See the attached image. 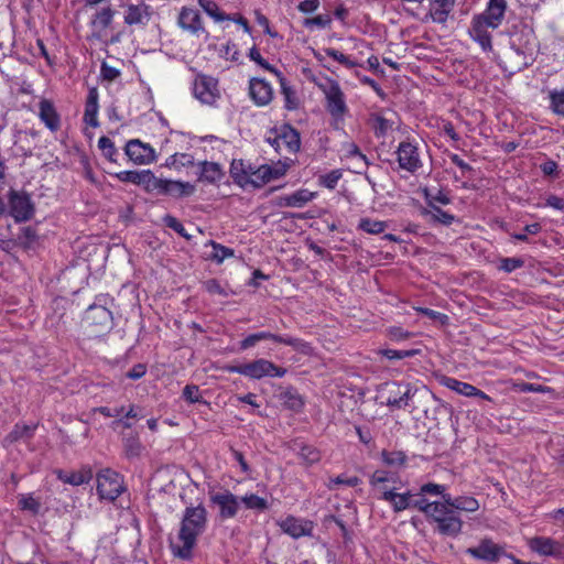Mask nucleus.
Returning <instances> with one entry per match:
<instances>
[{"instance_id":"1","label":"nucleus","mask_w":564,"mask_h":564,"mask_svg":"<svg viewBox=\"0 0 564 564\" xmlns=\"http://www.w3.org/2000/svg\"><path fill=\"white\" fill-rule=\"evenodd\" d=\"M206 528V508L203 505L186 507L183 512L176 540L170 542L172 554L184 561L192 560L197 539L205 532Z\"/></svg>"},{"instance_id":"2","label":"nucleus","mask_w":564,"mask_h":564,"mask_svg":"<svg viewBox=\"0 0 564 564\" xmlns=\"http://www.w3.org/2000/svg\"><path fill=\"white\" fill-rule=\"evenodd\" d=\"M226 369L228 372L239 373L254 380H260L264 377L282 378L286 373L285 368L279 367L264 358L240 365H230Z\"/></svg>"},{"instance_id":"3","label":"nucleus","mask_w":564,"mask_h":564,"mask_svg":"<svg viewBox=\"0 0 564 564\" xmlns=\"http://www.w3.org/2000/svg\"><path fill=\"white\" fill-rule=\"evenodd\" d=\"M427 521L435 525L434 530L441 535L455 538L462 532L463 520L445 501L440 502Z\"/></svg>"},{"instance_id":"4","label":"nucleus","mask_w":564,"mask_h":564,"mask_svg":"<svg viewBox=\"0 0 564 564\" xmlns=\"http://www.w3.org/2000/svg\"><path fill=\"white\" fill-rule=\"evenodd\" d=\"M96 481L97 494L102 500L112 502L126 491L123 476L111 468L100 469L96 475Z\"/></svg>"},{"instance_id":"5","label":"nucleus","mask_w":564,"mask_h":564,"mask_svg":"<svg viewBox=\"0 0 564 564\" xmlns=\"http://www.w3.org/2000/svg\"><path fill=\"white\" fill-rule=\"evenodd\" d=\"M34 212V204L28 193L13 189L10 191L9 213L17 223L30 220L33 217Z\"/></svg>"},{"instance_id":"6","label":"nucleus","mask_w":564,"mask_h":564,"mask_svg":"<svg viewBox=\"0 0 564 564\" xmlns=\"http://www.w3.org/2000/svg\"><path fill=\"white\" fill-rule=\"evenodd\" d=\"M193 94L204 105H216L220 98L217 79L207 75H197L193 84Z\"/></svg>"},{"instance_id":"7","label":"nucleus","mask_w":564,"mask_h":564,"mask_svg":"<svg viewBox=\"0 0 564 564\" xmlns=\"http://www.w3.org/2000/svg\"><path fill=\"white\" fill-rule=\"evenodd\" d=\"M397 161L401 170L414 174L422 167V160L416 144L402 141L395 150Z\"/></svg>"},{"instance_id":"8","label":"nucleus","mask_w":564,"mask_h":564,"mask_svg":"<svg viewBox=\"0 0 564 564\" xmlns=\"http://www.w3.org/2000/svg\"><path fill=\"white\" fill-rule=\"evenodd\" d=\"M466 553L476 560H480L487 563H496L500 560V557H507L508 555L502 546L495 543L490 539H482L477 546L468 547Z\"/></svg>"},{"instance_id":"9","label":"nucleus","mask_w":564,"mask_h":564,"mask_svg":"<svg viewBox=\"0 0 564 564\" xmlns=\"http://www.w3.org/2000/svg\"><path fill=\"white\" fill-rule=\"evenodd\" d=\"M326 97V109L336 120H343L348 108L345 101V95L336 82H332L324 90Z\"/></svg>"},{"instance_id":"10","label":"nucleus","mask_w":564,"mask_h":564,"mask_svg":"<svg viewBox=\"0 0 564 564\" xmlns=\"http://www.w3.org/2000/svg\"><path fill=\"white\" fill-rule=\"evenodd\" d=\"M177 24L183 31L192 35L199 36L205 34L206 37L208 36L199 12L193 8L183 7L181 9L177 17Z\"/></svg>"},{"instance_id":"11","label":"nucleus","mask_w":564,"mask_h":564,"mask_svg":"<svg viewBox=\"0 0 564 564\" xmlns=\"http://www.w3.org/2000/svg\"><path fill=\"white\" fill-rule=\"evenodd\" d=\"M288 165L285 164H276L275 166H270L268 164H262L257 167L254 173H251L249 180V187L261 188L269 182L273 180H278L283 176L286 172Z\"/></svg>"},{"instance_id":"12","label":"nucleus","mask_w":564,"mask_h":564,"mask_svg":"<svg viewBox=\"0 0 564 564\" xmlns=\"http://www.w3.org/2000/svg\"><path fill=\"white\" fill-rule=\"evenodd\" d=\"M507 10L506 0H489L486 10L474 18V20L481 22L491 29H497L503 18Z\"/></svg>"},{"instance_id":"13","label":"nucleus","mask_w":564,"mask_h":564,"mask_svg":"<svg viewBox=\"0 0 564 564\" xmlns=\"http://www.w3.org/2000/svg\"><path fill=\"white\" fill-rule=\"evenodd\" d=\"M127 156L135 164H149L155 160L153 148L138 139H132L124 147Z\"/></svg>"},{"instance_id":"14","label":"nucleus","mask_w":564,"mask_h":564,"mask_svg":"<svg viewBox=\"0 0 564 564\" xmlns=\"http://www.w3.org/2000/svg\"><path fill=\"white\" fill-rule=\"evenodd\" d=\"M301 147V138L300 133L296 129L292 128L289 124H284L278 131V140L275 141V151L282 153L285 151L288 153L294 154L300 150Z\"/></svg>"},{"instance_id":"15","label":"nucleus","mask_w":564,"mask_h":564,"mask_svg":"<svg viewBox=\"0 0 564 564\" xmlns=\"http://www.w3.org/2000/svg\"><path fill=\"white\" fill-rule=\"evenodd\" d=\"M153 11L144 2L138 4H128L123 13V22L129 25L144 28L150 22Z\"/></svg>"},{"instance_id":"16","label":"nucleus","mask_w":564,"mask_h":564,"mask_svg":"<svg viewBox=\"0 0 564 564\" xmlns=\"http://www.w3.org/2000/svg\"><path fill=\"white\" fill-rule=\"evenodd\" d=\"M531 551L542 555L552 556L554 558H563L560 541L546 536H534L528 543Z\"/></svg>"},{"instance_id":"17","label":"nucleus","mask_w":564,"mask_h":564,"mask_svg":"<svg viewBox=\"0 0 564 564\" xmlns=\"http://www.w3.org/2000/svg\"><path fill=\"white\" fill-rule=\"evenodd\" d=\"M213 503L219 507V517L230 519L237 516L239 510L238 498L228 490L217 492L210 497Z\"/></svg>"},{"instance_id":"18","label":"nucleus","mask_w":564,"mask_h":564,"mask_svg":"<svg viewBox=\"0 0 564 564\" xmlns=\"http://www.w3.org/2000/svg\"><path fill=\"white\" fill-rule=\"evenodd\" d=\"M85 319L93 326L97 327V332H105L112 327V313L102 305H90L85 315Z\"/></svg>"},{"instance_id":"19","label":"nucleus","mask_w":564,"mask_h":564,"mask_svg":"<svg viewBox=\"0 0 564 564\" xmlns=\"http://www.w3.org/2000/svg\"><path fill=\"white\" fill-rule=\"evenodd\" d=\"M249 96L257 106H267L273 98V89L264 79L251 78L249 82Z\"/></svg>"},{"instance_id":"20","label":"nucleus","mask_w":564,"mask_h":564,"mask_svg":"<svg viewBox=\"0 0 564 564\" xmlns=\"http://www.w3.org/2000/svg\"><path fill=\"white\" fill-rule=\"evenodd\" d=\"M258 340H272L274 343L284 344L288 346H291L294 350L304 354L310 355L312 352V347L310 344L301 338H294L291 336H282L276 335L270 332H259L256 333Z\"/></svg>"},{"instance_id":"21","label":"nucleus","mask_w":564,"mask_h":564,"mask_svg":"<svg viewBox=\"0 0 564 564\" xmlns=\"http://www.w3.org/2000/svg\"><path fill=\"white\" fill-rule=\"evenodd\" d=\"M441 383L457 392L458 394L465 395V397H478L484 400H490V397L487 395L485 392L479 390L478 388L474 387L473 384H469L467 382L459 381L452 377H442Z\"/></svg>"},{"instance_id":"22","label":"nucleus","mask_w":564,"mask_h":564,"mask_svg":"<svg viewBox=\"0 0 564 564\" xmlns=\"http://www.w3.org/2000/svg\"><path fill=\"white\" fill-rule=\"evenodd\" d=\"M116 11L111 7L98 10L90 20L94 36L101 39L105 31L111 25Z\"/></svg>"},{"instance_id":"23","label":"nucleus","mask_w":564,"mask_h":564,"mask_svg":"<svg viewBox=\"0 0 564 564\" xmlns=\"http://www.w3.org/2000/svg\"><path fill=\"white\" fill-rule=\"evenodd\" d=\"M39 117L45 127L52 132H55L61 128V117L51 100L42 99L40 101Z\"/></svg>"},{"instance_id":"24","label":"nucleus","mask_w":564,"mask_h":564,"mask_svg":"<svg viewBox=\"0 0 564 564\" xmlns=\"http://www.w3.org/2000/svg\"><path fill=\"white\" fill-rule=\"evenodd\" d=\"M456 0H429V14L433 22L444 24L455 7Z\"/></svg>"},{"instance_id":"25","label":"nucleus","mask_w":564,"mask_h":564,"mask_svg":"<svg viewBox=\"0 0 564 564\" xmlns=\"http://www.w3.org/2000/svg\"><path fill=\"white\" fill-rule=\"evenodd\" d=\"M281 529L286 534L297 539L301 536L310 535L313 525L311 521H303L294 517H288L284 521H282Z\"/></svg>"},{"instance_id":"26","label":"nucleus","mask_w":564,"mask_h":564,"mask_svg":"<svg viewBox=\"0 0 564 564\" xmlns=\"http://www.w3.org/2000/svg\"><path fill=\"white\" fill-rule=\"evenodd\" d=\"M291 449L301 458L306 466L314 465L321 460V452L313 445L294 441Z\"/></svg>"},{"instance_id":"27","label":"nucleus","mask_w":564,"mask_h":564,"mask_svg":"<svg viewBox=\"0 0 564 564\" xmlns=\"http://www.w3.org/2000/svg\"><path fill=\"white\" fill-rule=\"evenodd\" d=\"M98 97L99 95L97 88L93 87L88 91L85 104L84 121L93 128H97L99 126L97 118L99 109Z\"/></svg>"},{"instance_id":"28","label":"nucleus","mask_w":564,"mask_h":564,"mask_svg":"<svg viewBox=\"0 0 564 564\" xmlns=\"http://www.w3.org/2000/svg\"><path fill=\"white\" fill-rule=\"evenodd\" d=\"M412 497L414 496L410 491L404 494H397L394 490L383 489L380 499L391 503L395 512H401L408 508H411Z\"/></svg>"},{"instance_id":"29","label":"nucleus","mask_w":564,"mask_h":564,"mask_svg":"<svg viewBox=\"0 0 564 564\" xmlns=\"http://www.w3.org/2000/svg\"><path fill=\"white\" fill-rule=\"evenodd\" d=\"M444 501L456 512H475L479 509V502L474 497L444 495Z\"/></svg>"},{"instance_id":"30","label":"nucleus","mask_w":564,"mask_h":564,"mask_svg":"<svg viewBox=\"0 0 564 564\" xmlns=\"http://www.w3.org/2000/svg\"><path fill=\"white\" fill-rule=\"evenodd\" d=\"M489 26L473 19V24L469 30L470 36L476 41L484 51H491V35L487 31Z\"/></svg>"},{"instance_id":"31","label":"nucleus","mask_w":564,"mask_h":564,"mask_svg":"<svg viewBox=\"0 0 564 564\" xmlns=\"http://www.w3.org/2000/svg\"><path fill=\"white\" fill-rule=\"evenodd\" d=\"M58 479L72 486L88 484L93 479V470L87 466L72 473H65L61 470L58 471Z\"/></svg>"},{"instance_id":"32","label":"nucleus","mask_w":564,"mask_h":564,"mask_svg":"<svg viewBox=\"0 0 564 564\" xmlns=\"http://www.w3.org/2000/svg\"><path fill=\"white\" fill-rule=\"evenodd\" d=\"M199 181L202 182L214 184L219 182L225 175L221 165L218 163L204 161L199 163Z\"/></svg>"},{"instance_id":"33","label":"nucleus","mask_w":564,"mask_h":564,"mask_svg":"<svg viewBox=\"0 0 564 564\" xmlns=\"http://www.w3.org/2000/svg\"><path fill=\"white\" fill-rule=\"evenodd\" d=\"M511 50H512V56L510 57L513 59L514 67L519 70L529 66L530 61L528 58V55H531L532 48L530 47L529 41L525 42L524 45L517 44L514 39H511Z\"/></svg>"},{"instance_id":"34","label":"nucleus","mask_w":564,"mask_h":564,"mask_svg":"<svg viewBox=\"0 0 564 564\" xmlns=\"http://www.w3.org/2000/svg\"><path fill=\"white\" fill-rule=\"evenodd\" d=\"M314 194L308 189H299L290 195L280 198L281 206L288 207H303L305 204L311 202Z\"/></svg>"},{"instance_id":"35","label":"nucleus","mask_w":564,"mask_h":564,"mask_svg":"<svg viewBox=\"0 0 564 564\" xmlns=\"http://www.w3.org/2000/svg\"><path fill=\"white\" fill-rule=\"evenodd\" d=\"M195 192V186L188 182L167 180L165 195L175 198L191 196Z\"/></svg>"},{"instance_id":"36","label":"nucleus","mask_w":564,"mask_h":564,"mask_svg":"<svg viewBox=\"0 0 564 564\" xmlns=\"http://www.w3.org/2000/svg\"><path fill=\"white\" fill-rule=\"evenodd\" d=\"M421 214L430 223H438L445 226H449L455 221L454 215L441 209L440 207L423 208Z\"/></svg>"},{"instance_id":"37","label":"nucleus","mask_w":564,"mask_h":564,"mask_svg":"<svg viewBox=\"0 0 564 564\" xmlns=\"http://www.w3.org/2000/svg\"><path fill=\"white\" fill-rule=\"evenodd\" d=\"M35 426L26 424H15L13 430L4 437L6 444H12L20 440H31L33 437Z\"/></svg>"},{"instance_id":"38","label":"nucleus","mask_w":564,"mask_h":564,"mask_svg":"<svg viewBox=\"0 0 564 564\" xmlns=\"http://www.w3.org/2000/svg\"><path fill=\"white\" fill-rule=\"evenodd\" d=\"M280 399L284 408L299 412L304 405L302 397L294 389H286L280 394Z\"/></svg>"},{"instance_id":"39","label":"nucleus","mask_w":564,"mask_h":564,"mask_svg":"<svg viewBox=\"0 0 564 564\" xmlns=\"http://www.w3.org/2000/svg\"><path fill=\"white\" fill-rule=\"evenodd\" d=\"M198 4L204 10V12L217 23L229 19V14L224 12L213 0H198Z\"/></svg>"},{"instance_id":"40","label":"nucleus","mask_w":564,"mask_h":564,"mask_svg":"<svg viewBox=\"0 0 564 564\" xmlns=\"http://www.w3.org/2000/svg\"><path fill=\"white\" fill-rule=\"evenodd\" d=\"M15 246H21L24 249H31L34 247L36 240H37V232L35 228L28 226L20 228V232L15 236Z\"/></svg>"},{"instance_id":"41","label":"nucleus","mask_w":564,"mask_h":564,"mask_svg":"<svg viewBox=\"0 0 564 564\" xmlns=\"http://www.w3.org/2000/svg\"><path fill=\"white\" fill-rule=\"evenodd\" d=\"M276 77L279 78L281 85V93L284 97V107L288 110L296 109L299 107V99L296 97L295 91L288 85V82L283 77L282 73H280V76Z\"/></svg>"},{"instance_id":"42","label":"nucleus","mask_w":564,"mask_h":564,"mask_svg":"<svg viewBox=\"0 0 564 564\" xmlns=\"http://www.w3.org/2000/svg\"><path fill=\"white\" fill-rule=\"evenodd\" d=\"M18 506L22 511H28L31 514L36 516L40 513L42 505L41 501L32 494H21L18 496Z\"/></svg>"},{"instance_id":"43","label":"nucleus","mask_w":564,"mask_h":564,"mask_svg":"<svg viewBox=\"0 0 564 564\" xmlns=\"http://www.w3.org/2000/svg\"><path fill=\"white\" fill-rule=\"evenodd\" d=\"M381 458L386 465H388L390 467H395V468L403 467L408 460L405 453L402 451H386V449H383L381 452Z\"/></svg>"},{"instance_id":"44","label":"nucleus","mask_w":564,"mask_h":564,"mask_svg":"<svg viewBox=\"0 0 564 564\" xmlns=\"http://www.w3.org/2000/svg\"><path fill=\"white\" fill-rule=\"evenodd\" d=\"M424 197H425V202L427 205L426 208L438 207L437 204L448 205L452 202L448 194L443 192L442 189H437V191L433 192L431 189L425 188Z\"/></svg>"},{"instance_id":"45","label":"nucleus","mask_w":564,"mask_h":564,"mask_svg":"<svg viewBox=\"0 0 564 564\" xmlns=\"http://www.w3.org/2000/svg\"><path fill=\"white\" fill-rule=\"evenodd\" d=\"M208 245L213 247V252L208 256V259L217 263H221L226 258H231L235 254L232 249L217 243L214 240H209Z\"/></svg>"},{"instance_id":"46","label":"nucleus","mask_w":564,"mask_h":564,"mask_svg":"<svg viewBox=\"0 0 564 564\" xmlns=\"http://www.w3.org/2000/svg\"><path fill=\"white\" fill-rule=\"evenodd\" d=\"M438 505L440 501L430 502L426 498H424V496H419L416 499H413V497L411 498V508H415L423 512L427 520L430 519L431 513L436 511Z\"/></svg>"},{"instance_id":"47","label":"nucleus","mask_w":564,"mask_h":564,"mask_svg":"<svg viewBox=\"0 0 564 564\" xmlns=\"http://www.w3.org/2000/svg\"><path fill=\"white\" fill-rule=\"evenodd\" d=\"M414 395L410 384H404L401 394L398 398L387 399V405L393 409H405L409 406V400Z\"/></svg>"},{"instance_id":"48","label":"nucleus","mask_w":564,"mask_h":564,"mask_svg":"<svg viewBox=\"0 0 564 564\" xmlns=\"http://www.w3.org/2000/svg\"><path fill=\"white\" fill-rule=\"evenodd\" d=\"M245 163L242 161H232L230 166V174L234 178V182L238 184L239 186L247 188L248 187V181H247V174L245 171Z\"/></svg>"},{"instance_id":"49","label":"nucleus","mask_w":564,"mask_h":564,"mask_svg":"<svg viewBox=\"0 0 564 564\" xmlns=\"http://www.w3.org/2000/svg\"><path fill=\"white\" fill-rule=\"evenodd\" d=\"M11 225L0 226V248L9 252L15 247L14 234L11 230Z\"/></svg>"},{"instance_id":"50","label":"nucleus","mask_w":564,"mask_h":564,"mask_svg":"<svg viewBox=\"0 0 564 564\" xmlns=\"http://www.w3.org/2000/svg\"><path fill=\"white\" fill-rule=\"evenodd\" d=\"M358 227L359 229L366 231L367 234L378 235L386 230L387 224L380 220L362 218L360 219Z\"/></svg>"},{"instance_id":"51","label":"nucleus","mask_w":564,"mask_h":564,"mask_svg":"<svg viewBox=\"0 0 564 564\" xmlns=\"http://www.w3.org/2000/svg\"><path fill=\"white\" fill-rule=\"evenodd\" d=\"M123 449L128 458H135L140 456L143 446L138 437L130 436L124 438Z\"/></svg>"},{"instance_id":"52","label":"nucleus","mask_w":564,"mask_h":564,"mask_svg":"<svg viewBox=\"0 0 564 564\" xmlns=\"http://www.w3.org/2000/svg\"><path fill=\"white\" fill-rule=\"evenodd\" d=\"M241 502L251 510L264 511L268 509V501L254 494L243 496Z\"/></svg>"},{"instance_id":"53","label":"nucleus","mask_w":564,"mask_h":564,"mask_svg":"<svg viewBox=\"0 0 564 564\" xmlns=\"http://www.w3.org/2000/svg\"><path fill=\"white\" fill-rule=\"evenodd\" d=\"M167 165L185 167L194 165V156L189 153H174L167 159Z\"/></svg>"},{"instance_id":"54","label":"nucleus","mask_w":564,"mask_h":564,"mask_svg":"<svg viewBox=\"0 0 564 564\" xmlns=\"http://www.w3.org/2000/svg\"><path fill=\"white\" fill-rule=\"evenodd\" d=\"M98 148L102 151V154L110 161L116 162L115 155L117 154V149L115 143L108 137H101L98 140Z\"/></svg>"},{"instance_id":"55","label":"nucleus","mask_w":564,"mask_h":564,"mask_svg":"<svg viewBox=\"0 0 564 564\" xmlns=\"http://www.w3.org/2000/svg\"><path fill=\"white\" fill-rule=\"evenodd\" d=\"M341 171L340 170H333L324 175H321L318 177V183L329 189H334L338 183V181L341 178Z\"/></svg>"},{"instance_id":"56","label":"nucleus","mask_w":564,"mask_h":564,"mask_svg":"<svg viewBox=\"0 0 564 564\" xmlns=\"http://www.w3.org/2000/svg\"><path fill=\"white\" fill-rule=\"evenodd\" d=\"M393 479L392 474L390 471L378 469L370 476V485L372 487L379 488L381 491L386 489L381 487V485L391 481Z\"/></svg>"},{"instance_id":"57","label":"nucleus","mask_w":564,"mask_h":564,"mask_svg":"<svg viewBox=\"0 0 564 564\" xmlns=\"http://www.w3.org/2000/svg\"><path fill=\"white\" fill-rule=\"evenodd\" d=\"M163 223H164V225L166 227L171 228L172 230L177 232L180 236H182L186 240H191L192 236L187 234V231H186L185 227L183 226V224L177 218H175L174 216L166 215L163 218Z\"/></svg>"},{"instance_id":"58","label":"nucleus","mask_w":564,"mask_h":564,"mask_svg":"<svg viewBox=\"0 0 564 564\" xmlns=\"http://www.w3.org/2000/svg\"><path fill=\"white\" fill-rule=\"evenodd\" d=\"M249 57L251 61L256 62L262 68L273 73L275 76H280V70H278L274 66L270 65L260 54L256 46L251 47L249 51Z\"/></svg>"},{"instance_id":"59","label":"nucleus","mask_w":564,"mask_h":564,"mask_svg":"<svg viewBox=\"0 0 564 564\" xmlns=\"http://www.w3.org/2000/svg\"><path fill=\"white\" fill-rule=\"evenodd\" d=\"M360 484V479L356 476L354 477H346L344 475H339L335 478H332L329 482L327 484V488L329 490H335L336 486L338 485H346L348 487H356Z\"/></svg>"},{"instance_id":"60","label":"nucleus","mask_w":564,"mask_h":564,"mask_svg":"<svg viewBox=\"0 0 564 564\" xmlns=\"http://www.w3.org/2000/svg\"><path fill=\"white\" fill-rule=\"evenodd\" d=\"M550 99H551V108L552 110L564 117V90L562 91H551L550 93Z\"/></svg>"},{"instance_id":"61","label":"nucleus","mask_w":564,"mask_h":564,"mask_svg":"<svg viewBox=\"0 0 564 564\" xmlns=\"http://www.w3.org/2000/svg\"><path fill=\"white\" fill-rule=\"evenodd\" d=\"M523 265L524 260L521 258H502L498 268L507 273H511Z\"/></svg>"},{"instance_id":"62","label":"nucleus","mask_w":564,"mask_h":564,"mask_svg":"<svg viewBox=\"0 0 564 564\" xmlns=\"http://www.w3.org/2000/svg\"><path fill=\"white\" fill-rule=\"evenodd\" d=\"M330 23H332V18L328 14L317 15L314 18H307L303 22L304 26L308 28V29H311L313 26H317L319 29H325V28L329 26Z\"/></svg>"},{"instance_id":"63","label":"nucleus","mask_w":564,"mask_h":564,"mask_svg":"<svg viewBox=\"0 0 564 564\" xmlns=\"http://www.w3.org/2000/svg\"><path fill=\"white\" fill-rule=\"evenodd\" d=\"M391 128V123L388 119L377 116L373 118L372 129L376 137H383L387 134L388 130Z\"/></svg>"},{"instance_id":"64","label":"nucleus","mask_w":564,"mask_h":564,"mask_svg":"<svg viewBox=\"0 0 564 564\" xmlns=\"http://www.w3.org/2000/svg\"><path fill=\"white\" fill-rule=\"evenodd\" d=\"M183 398L189 403L203 402L198 386L187 384L183 389Z\"/></svg>"}]
</instances>
